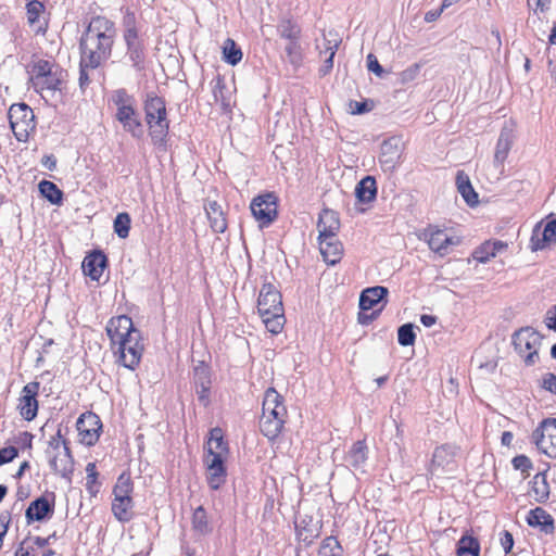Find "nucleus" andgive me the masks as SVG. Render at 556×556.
<instances>
[{"mask_svg": "<svg viewBox=\"0 0 556 556\" xmlns=\"http://www.w3.org/2000/svg\"><path fill=\"white\" fill-rule=\"evenodd\" d=\"M115 35L113 22L103 16L93 17L80 40L83 65L97 68L108 60Z\"/></svg>", "mask_w": 556, "mask_h": 556, "instance_id": "nucleus-1", "label": "nucleus"}, {"mask_svg": "<svg viewBox=\"0 0 556 556\" xmlns=\"http://www.w3.org/2000/svg\"><path fill=\"white\" fill-rule=\"evenodd\" d=\"M228 455V446L224 441L223 431L219 428H214L210 432V438L206 443V456L204 465L206 468V479L208 485L213 490H217L226 480V468L224 462Z\"/></svg>", "mask_w": 556, "mask_h": 556, "instance_id": "nucleus-2", "label": "nucleus"}, {"mask_svg": "<svg viewBox=\"0 0 556 556\" xmlns=\"http://www.w3.org/2000/svg\"><path fill=\"white\" fill-rule=\"evenodd\" d=\"M262 410L261 432L269 440H274L280 434L287 417L282 397L275 389L269 388L265 392Z\"/></svg>", "mask_w": 556, "mask_h": 556, "instance_id": "nucleus-3", "label": "nucleus"}, {"mask_svg": "<svg viewBox=\"0 0 556 556\" xmlns=\"http://www.w3.org/2000/svg\"><path fill=\"white\" fill-rule=\"evenodd\" d=\"M144 111L152 140L162 142L169 128L164 100L156 96L148 97Z\"/></svg>", "mask_w": 556, "mask_h": 556, "instance_id": "nucleus-4", "label": "nucleus"}, {"mask_svg": "<svg viewBox=\"0 0 556 556\" xmlns=\"http://www.w3.org/2000/svg\"><path fill=\"white\" fill-rule=\"evenodd\" d=\"M132 489L130 476L122 473L113 489L114 500L112 502V511L116 519L122 522L129 521L134 516Z\"/></svg>", "mask_w": 556, "mask_h": 556, "instance_id": "nucleus-5", "label": "nucleus"}, {"mask_svg": "<svg viewBox=\"0 0 556 556\" xmlns=\"http://www.w3.org/2000/svg\"><path fill=\"white\" fill-rule=\"evenodd\" d=\"M513 343L526 365L531 366L539 361L542 338L538 331L530 327L522 328L514 333Z\"/></svg>", "mask_w": 556, "mask_h": 556, "instance_id": "nucleus-6", "label": "nucleus"}, {"mask_svg": "<svg viewBox=\"0 0 556 556\" xmlns=\"http://www.w3.org/2000/svg\"><path fill=\"white\" fill-rule=\"evenodd\" d=\"M47 454L49 464L56 473L65 477L72 472L73 459L60 431L50 439Z\"/></svg>", "mask_w": 556, "mask_h": 556, "instance_id": "nucleus-7", "label": "nucleus"}, {"mask_svg": "<svg viewBox=\"0 0 556 556\" xmlns=\"http://www.w3.org/2000/svg\"><path fill=\"white\" fill-rule=\"evenodd\" d=\"M117 361L124 367L134 370L140 363L143 353V343L140 332H134L130 338L111 346Z\"/></svg>", "mask_w": 556, "mask_h": 556, "instance_id": "nucleus-8", "label": "nucleus"}, {"mask_svg": "<svg viewBox=\"0 0 556 556\" xmlns=\"http://www.w3.org/2000/svg\"><path fill=\"white\" fill-rule=\"evenodd\" d=\"M420 239L425 240L430 250L440 256L448 254L453 247L460 243L459 237L434 226H429L425 229L420 235Z\"/></svg>", "mask_w": 556, "mask_h": 556, "instance_id": "nucleus-9", "label": "nucleus"}, {"mask_svg": "<svg viewBox=\"0 0 556 556\" xmlns=\"http://www.w3.org/2000/svg\"><path fill=\"white\" fill-rule=\"evenodd\" d=\"M11 128L15 137L22 141L28 136L29 129L34 128V113L31 109L24 104H13L9 110Z\"/></svg>", "mask_w": 556, "mask_h": 556, "instance_id": "nucleus-10", "label": "nucleus"}, {"mask_svg": "<svg viewBox=\"0 0 556 556\" xmlns=\"http://www.w3.org/2000/svg\"><path fill=\"white\" fill-rule=\"evenodd\" d=\"M532 441L548 457H556V419H545L533 431Z\"/></svg>", "mask_w": 556, "mask_h": 556, "instance_id": "nucleus-11", "label": "nucleus"}, {"mask_svg": "<svg viewBox=\"0 0 556 556\" xmlns=\"http://www.w3.org/2000/svg\"><path fill=\"white\" fill-rule=\"evenodd\" d=\"M250 208L260 226H268L277 216V197L271 192L257 195L252 200Z\"/></svg>", "mask_w": 556, "mask_h": 556, "instance_id": "nucleus-12", "label": "nucleus"}, {"mask_svg": "<svg viewBox=\"0 0 556 556\" xmlns=\"http://www.w3.org/2000/svg\"><path fill=\"white\" fill-rule=\"evenodd\" d=\"M556 244V218L546 224L539 223L534 226L530 238V249L540 251Z\"/></svg>", "mask_w": 556, "mask_h": 556, "instance_id": "nucleus-13", "label": "nucleus"}, {"mask_svg": "<svg viewBox=\"0 0 556 556\" xmlns=\"http://www.w3.org/2000/svg\"><path fill=\"white\" fill-rule=\"evenodd\" d=\"M403 141L400 137H390L381 143L379 162L383 170L392 172L400 163Z\"/></svg>", "mask_w": 556, "mask_h": 556, "instance_id": "nucleus-14", "label": "nucleus"}, {"mask_svg": "<svg viewBox=\"0 0 556 556\" xmlns=\"http://www.w3.org/2000/svg\"><path fill=\"white\" fill-rule=\"evenodd\" d=\"M105 330L110 338L111 346L130 338L134 332H140L134 327L131 318L126 315L112 317L109 320Z\"/></svg>", "mask_w": 556, "mask_h": 556, "instance_id": "nucleus-15", "label": "nucleus"}, {"mask_svg": "<svg viewBox=\"0 0 556 556\" xmlns=\"http://www.w3.org/2000/svg\"><path fill=\"white\" fill-rule=\"evenodd\" d=\"M77 430L80 441L86 445H93L100 437L102 424L93 413H85L77 420Z\"/></svg>", "mask_w": 556, "mask_h": 556, "instance_id": "nucleus-16", "label": "nucleus"}, {"mask_svg": "<svg viewBox=\"0 0 556 556\" xmlns=\"http://www.w3.org/2000/svg\"><path fill=\"white\" fill-rule=\"evenodd\" d=\"M258 313L269 314L283 312L281 294L270 283H266L262 287L257 301Z\"/></svg>", "mask_w": 556, "mask_h": 556, "instance_id": "nucleus-17", "label": "nucleus"}, {"mask_svg": "<svg viewBox=\"0 0 556 556\" xmlns=\"http://www.w3.org/2000/svg\"><path fill=\"white\" fill-rule=\"evenodd\" d=\"M39 389L38 382L27 383L22 390V396L20 399V413L26 420H33L38 412V402L36 395Z\"/></svg>", "mask_w": 556, "mask_h": 556, "instance_id": "nucleus-18", "label": "nucleus"}, {"mask_svg": "<svg viewBox=\"0 0 556 556\" xmlns=\"http://www.w3.org/2000/svg\"><path fill=\"white\" fill-rule=\"evenodd\" d=\"M456 452V447L448 444L437 447L429 466L430 473L438 475L441 470H448L454 463Z\"/></svg>", "mask_w": 556, "mask_h": 556, "instance_id": "nucleus-19", "label": "nucleus"}, {"mask_svg": "<svg viewBox=\"0 0 556 556\" xmlns=\"http://www.w3.org/2000/svg\"><path fill=\"white\" fill-rule=\"evenodd\" d=\"M318 239L329 238L334 240L340 229V219L338 213L332 210H324L319 214L318 223Z\"/></svg>", "mask_w": 556, "mask_h": 556, "instance_id": "nucleus-20", "label": "nucleus"}, {"mask_svg": "<svg viewBox=\"0 0 556 556\" xmlns=\"http://www.w3.org/2000/svg\"><path fill=\"white\" fill-rule=\"evenodd\" d=\"M514 141L515 135L513 128L508 126L503 127L494 151V165L496 167L503 168Z\"/></svg>", "mask_w": 556, "mask_h": 556, "instance_id": "nucleus-21", "label": "nucleus"}, {"mask_svg": "<svg viewBox=\"0 0 556 556\" xmlns=\"http://www.w3.org/2000/svg\"><path fill=\"white\" fill-rule=\"evenodd\" d=\"M46 8L42 2L31 0L26 4L27 22L36 33H46L48 23L45 18Z\"/></svg>", "mask_w": 556, "mask_h": 556, "instance_id": "nucleus-22", "label": "nucleus"}, {"mask_svg": "<svg viewBox=\"0 0 556 556\" xmlns=\"http://www.w3.org/2000/svg\"><path fill=\"white\" fill-rule=\"evenodd\" d=\"M319 241V251L324 257V261L330 265L337 264L342 255H343V247L338 236L334 237V240L329 238L318 239Z\"/></svg>", "mask_w": 556, "mask_h": 556, "instance_id": "nucleus-23", "label": "nucleus"}, {"mask_svg": "<svg viewBox=\"0 0 556 556\" xmlns=\"http://www.w3.org/2000/svg\"><path fill=\"white\" fill-rule=\"evenodd\" d=\"M105 265V255L100 251H96L85 257V260L83 261V270L84 274L86 276H89L92 280H99L104 270Z\"/></svg>", "mask_w": 556, "mask_h": 556, "instance_id": "nucleus-24", "label": "nucleus"}, {"mask_svg": "<svg viewBox=\"0 0 556 556\" xmlns=\"http://www.w3.org/2000/svg\"><path fill=\"white\" fill-rule=\"evenodd\" d=\"M507 249V244L503 241H485L481 245H479L472 252L471 256L475 261L485 264L491 258L495 257L498 253L505 251Z\"/></svg>", "mask_w": 556, "mask_h": 556, "instance_id": "nucleus-25", "label": "nucleus"}, {"mask_svg": "<svg viewBox=\"0 0 556 556\" xmlns=\"http://www.w3.org/2000/svg\"><path fill=\"white\" fill-rule=\"evenodd\" d=\"M52 513L53 504H51L47 497L41 496L29 504L25 517L27 522L30 523L31 521H41Z\"/></svg>", "mask_w": 556, "mask_h": 556, "instance_id": "nucleus-26", "label": "nucleus"}, {"mask_svg": "<svg viewBox=\"0 0 556 556\" xmlns=\"http://www.w3.org/2000/svg\"><path fill=\"white\" fill-rule=\"evenodd\" d=\"M116 119L123 125V128L130 132L134 137H140L142 135V126L138 119L135 106L127 110H119L115 114Z\"/></svg>", "mask_w": 556, "mask_h": 556, "instance_id": "nucleus-27", "label": "nucleus"}, {"mask_svg": "<svg viewBox=\"0 0 556 556\" xmlns=\"http://www.w3.org/2000/svg\"><path fill=\"white\" fill-rule=\"evenodd\" d=\"M388 295L386 287L376 286L365 289L359 296V308L369 311L377 306Z\"/></svg>", "mask_w": 556, "mask_h": 556, "instance_id": "nucleus-28", "label": "nucleus"}, {"mask_svg": "<svg viewBox=\"0 0 556 556\" xmlns=\"http://www.w3.org/2000/svg\"><path fill=\"white\" fill-rule=\"evenodd\" d=\"M206 215L213 231L222 233L227 228V222L222 206L216 201H211L205 206Z\"/></svg>", "mask_w": 556, "mask_h": 556, "instance_id": "nucleus-29", "label": "nucleus"}, {"mask_svg": "<svg viewBox=\"0 0 556 556\" xmlns=\"http://www.w3.org/2000/svg\"><path fill=\"white\" fill-rule=\"evenodd\" d=\"M59 67L47 60H36L30 65V81L33 85H41L42 78L49 76L53 72L58 71Z\"/></svg>", "mask_w": 556, "mask_h": 556, "instance_id": "nucleus-30", "label": "nucleus"}, {"mask_svg": "<svg viewBox=\"0 0 556 556\" xmlns=\"http://www.w3.org/2000/svg\"><path fill=\"white\" fill-rule=\"evenodd\" d=\"M355 194L356 198L364 203L375 200L377 194L376 179L371 176L363 178L355 188Z\"/></svg>", "mask_w": 556, "mask_h": 556, "instance_id": "nucleus-31", "label": "nucleus"}, {"mask_svg": "<svg viewBox=\"0 0 556 556\" xmlns=\"http://www.w3.org/2000/svg\"><path fill=\"white\" fill-rule=\"evenodd\" d=\"M63 81V72L59 68L58 71L53 72L49 76H45L42 78L41 85H33L34 88L39 91L42 97H45V93H54L58 90H61V85Z\"/></svg>", "mask_w": 556, "mask_h": 556, "instance_id": "nucleus-32", "label": "nucleus"}, {"mask_svg": "<svg viewBox=\"0 0 556 556\" xmlns=\"http://www.w3.org/2000/svg\"><path fill=\"white\" fill-rule=\"evenodd\" d=\"M367 459V446L364 441L355 442L349 451L345 460L355 469L363 468Z\"/></svg>", "mask_w": 556, "mask_h": 556, "instance_id": "nucleus-33", "label": "nucleus"}, {"mask_svg": "<svg viewBox=\"0 0 556 556\" xmlns=\"http://www.w3.org/2000/svg\"><path fill=\"white\" fill-rule=\"evenodd\" d=\"M527 522L531 527H541L544 531L553 529V519L543 508L536 507L529 511Z\"/></svg>", "mask_w": 556, "mask_h": 556, "instance_id": "nucleus-34", "label": "nucleus"}, {"mask_svg": "<svg viewBox=\"0 0 556 556\" xmlns=\"http://www.w3.org/2000/svg\"><path fill=\"white\" fill-rule=\"evenodd\" d=\"M456 185L458 192L468 205L473 206L478 203V194L473 190L468 176L463 173H458L456 177Z\"/></svg>", "mask_w": 556, "mask_h": 556, "instance_id": "nucleus-35", "label": "nucleus"}, {"mask_svg": "<svg viewBox=\"0 0 556 556\" xmlns=\"http://www.w3.org/2000/svg\"><path fill=\"white\" fill-rule=\"evenodd\" d=\"M212 92L214 101L218 103L224 111H228L231 108V92L222 78L215 80Z\"/></svg>", "mask_w": 556, "mask_h": 556, "instance_id": "nucleus-36", "label": "nucleus"}, {"mask_svg": "<svg viewBox=\"0 0 556 556\" xmlns=\"http://www.w3.org/2000/svg\"><path fill=\"white\" fill-rule=\"evenodd\" d=\"M457 556H479L480 543L471 535H464L459 539L456 549Z\"/></svg>", "mask_w": 556, "mask_h": 556, "instance_id": "nucleus-37", "label": "nucleus"}, {"mask_svg": "<svg viewBox=\"0 0 556 556\" xmlns=\"http://www.w3.org/2000/svg\"><path fill=\"white\" fill-rule=\"evenodd\" d=\"M266 329L271 332L273 334H278L282 328H283V325H285V314L283 312H279V313H273L270 312L269 314H265V313H258Z\"/></svg>", "mask_w": 556, "mask_h": 556, "instance_id": "nucleus-38", "label": "nucleus"}, {"mask_svg": "<svg viewBox=\"0 0 556 556\" xmlns=\"http://www.w3.org/2000/svg\"><path fill=\"white\" fill-rule=\"evenodd\" d=\"M532 493L538 502H544L549 496V486L545 473H536L532 479Z\"/></svg>", "mask_w": 556, "mask_h": 556, "instance_id": "nucleus-39", "label": "nucleus"}, {"mask_svg": "<svg viewBox=\"0 0 556 556\" xmlns=\"http://www.w3.org/2000/svg\"><path fill=\"white\" fill-rule=\"evenodd\" d=\"M39 191L52 204H60L62 201V191L51 181L42 180L39 184Z\"/></svg>", "mask_w": 556, "mask_h": 556, "instance_id": "nucleus-40", "label": "nucleus"}, {"mask_svg": "<svg viewBox=\"0 0 556 556\" xmlns=\"http://www.w3.org/2000/svg\"><path fill=\"white\" fill-rule=\"evenodd\" d=\"M197 376L198 378L195 379V391L198 394V399L203 405H207L211 383L210 379L205 370L197 372Z\"/></svg>", "mask_w": 556, "mask_h": 556, "instance_id": "nucleus-41", "label": "nucleus"}, {"mask_svg": "<svg viewBox=\"0 0 556 556\" xmlns=\"http://www.w3.org/2000/svg\"><path fill=\"white\" fill-rule=\"evenodd\" d=\"M111 101L116 106V112H119V110H127L131 106H135L134 97L127 93V91L124 89L113 91V93L111 94Z\"/></svg>", "mask_w": 556, "mask_h": 556, "instance_id": "nucleus-42", "label": "nucleus"}, {"mask_svg": "<svg viewBox=\"0 0 556 556\" xmlns=\"http://www.w3.org/2000/svg\"><path fill=\"white\" fill-rule=\"evenodd\" d=\"M317 556H342V547L333 536L323 540Z\"/></svg>", "mask_w": 556, "mask_h": 556, "instance_id": "nucleus-43", "label": "nucleus"}, {"mask_svg": "<svg viewBox=\"0 0 556 556\" xmlns=\"http://www.w3.org/2000/svg\"><path fill=\"white\" fill-rule=\"evenodd\" d=\"M192 527L200 534H206L211 531V527L208 525L206 511L202 506H199L193 511L192 516Z\"/></svg>", "mask_w": 556, "mask_h": 556, "instance_id": "nucleus-44", "label": "nucleus"}, {"mask_svg": "<svg viewBox=\"0 0 556 556\" xmlns=\"http://www.w3.org/2000/svg\"><path fill=\"white\" fill-rule=\"evenodd\" d=\"M339 42L340 41L336 38L332 40H327L326 49L323 52L326 55V58L324 60V65L320 68V72L323 75L328 74L331 71V68L333 67V58L338 50Z\"/></svg>", "mask_w": 556, "mask_h": 556, "instance_id": "nucleus-45", "label": "nucleus"}, {"mask_svg": "<svg viewBox=\"0 0 556 556\" xmlns=\"http://www.w3.org/2000/svg\"><path fill=\"white\" fill-rule=\"evenodd\" d=\"M130 216L128 213H119L114 219V231L115 233L122 238L125 239L129 235L130 229Z\"/></svg>", "mask_w": 556, "mask_h": 556, "instance_id": "nucleus-46", "label": "nucleus"}, {"mask_svg": "<svg viewBox=\"0 0 556 556\" xmlns=\"http://www.w3.org/2000/svg\"><path fill=\"white\" fill-rule=\"evenodd\" d=\"M278 33L281 38H285L288 41H290V40L299 39L301 30L296 24L287 20V21H282L278 25Z\"/></svg>", "mask_w": 556, "mask_h": 556, "instance_id": "nucleus-47", "label": "nucleus"}, {"mask_svg": "<svg viewBox=\"0 0 556 556\" xmlns=\"http://www.w3.org/2000/svg\"><path fill=\"white\" fill-rule=\"evenodd\" d=\"M224 59L227 63L236 65L242 59V52L231 39H227L224 46Z\"/></svg>", "mask_w": 556, "mask_h": 556, "instance_id": "nucleus-48", "label": "nucleus"}, {"mask_svg": "<svg viewBox=\"0 0 556 556\" xmlns=\"http://www.w3.org/2000/svg\"><path fill=\"white\" fill-rule=\"evenodd\" d=\"M416 339L414 332V326L412 324H405L397 330V341L403 346L413 345Z\"/></svg>", "mask_w": 556, "mask_h": 556, "instance_id": "nucleus-49", "label": "nucleus"}, {"mask_svg": "<svg viewBox=\"0 0 556 556\" xmlns=\"http://www.w3.org/2000/svg\"><path fill=\"white\" fill-rule=\"evenodd\" d=\"M287 56L292 64H299L302 60L301 46L298 39L288 41L286 48Z\"/></svg>", "mask_w": 556, "mask_h": 556, "instance_id": "nucleus-50", "label": "nucleus"}, {"mask_svg": "<svg viewBox=\"0 0 556 556\" xmlns=\"http://www.w3.org/2000/svg\"><path fill=\"white\" fill-rule=\"evenodd\" d=\"M515 469L527 472L532 468L531 460L525 455H518L511 460Z\"/></svg>", "mask_w": 556, "mask_h": 556, "instance_id": "nucleus-51", "label": "nucleus"}, {"mask_svg": "<svg viewBox=\"0 0 556 556\" xmlns=\"http://www.w3.org/2000/svg\"><path fill=\"white\" fill-rule=\"evenodd\" d=\"M419 71H420V66L418 64H414V65L409 66L408 68L404 70L400 74L401 83L406 84V83L413 81L418 76Z\"/></svg>", "mask_w": 556, "mask_h": 556, "instance_id": "nucleus-52", "label": "nucleus"}, {"mask_svg": "<svg viewBox=\"0 0 556 556\" xmlns=\"http://www.w3.org/2000/svg\"><path fill=\"white\" fill-rule=\"evenodd\" d=\"M367 68L369 72H372L379 77H381L384 72L377 58L372 53L367 55Z\"/></svg>", "mask_w": 556, "mask_h": 556, "instance_id": "nucleus-53", "label": "nucleus"}, {"mask_svg": "<svg viewBox=\"0 0 556 556\" xmlns=\"http://www.w3.org/2000/svg\"><path fill=\"white\" fill-rule=\"evenodd\" d=\"M17 456V450L14 446H8L0 450V465L13 460Z\"/></svg>", "mask_w": 556, "mask_h": 556, "instance_id": "nucleus-54", "label": "nucleus"}, {"mask_svg": "<svg viewBox=\"0 0 556 556\" xmlns=\"http://www.w3.org/2000/svg\"><path fill=\"white\" fill-rule=\"evenodd\" d=\"M350 110L353 114H363L369 112L371 110V105L367 102L352 101L350 102Z\"/></svg>", "mask_w": 556, "mask_h": 556, "instance_id": "nucleus-55", "label": "nucleus"}, {"mask_svg": "<svg viewBox=\"0 0 556 556\" xmlns=\"http://www.w3.org/2000/svg\"><path fill=\"white\" fill-rule=\"evenodd\" d=\"M542 387L556 394V376L554 374H547L543 377Z\"/></svg>", "mask_w": 556, "mask_h": 556, "instance_id": "nucleus-56", "label": "nucleus"}, {"mask_svg": "<svg viewBox=\"0 0 556 556\" xmlns=\"http://www.w3.org/2000/svg\"><path fill=\"white\" fill-rule=\"evenodd\" d=\"M11 521V515L9 511H2L0 514V538L3 540L4 535L8 532L9 525Z\"/></svg>", "mask_w": 556, "mask_h": 556, "instance_id": "nucleus-57", "label": "nucleus"}, {"mask_svg": "<svg viewBox=\"0 0 556 556\" xmlns=\"http://www.w3.org/2000/svg\"><path fill=\"white\" fill-rule=\"evenodd\" d=\"M125 40H126V43L129 47H132V46H137V45H140L139 40H138V34H137V30L135 28H127L126 31H125Z\"/></svg>", "mask_w": 556, "mask_h": 556, "instance_id": "nucleus-58", "label": "nucleus"}, {"mask_svg": "<svg viewBox=\"0 0 556 556\" xmlns=\"http://www.w3.org/2000/svg\"><path fill=\"white\" fill-rule=\"evenodd\" d=\"M501 545L506 554L511 551V548L514 546V539H513V535L508 531H505L503 533V535L501 538Z\"/></svg>", "mask_w": 556, "mask_h": 556, "instance_id": "nucleus-59", "label": "nucleus"}, {"mask_svg": "<svg viewBox=\"0 0 556 556\" xmlns=\"http://www.w3.org/2000/svg\"><path fill=\"white\" fill-rule=\"evenodd\" d=\"M545 324L548 329L556 330V305L547 312Z\"/></svg>", "mask_w": 556, "mask_h": 556, "instance_id": "nucleus-60", "label": "nucleus"}, {"mask_svg": "<svg viewBox=\"0 0 556 556\" xmlns=\"http://www.w3.org/2000/svg\"><path fill=\"white\" fill-rule=\"evenodd\" d=\"M92 70L90 66L83 65V56L80 58V75H79V85L83 88L84 86L89 84V77L87 74V70Z\"/></svg>", "mask_w": 556, "mask_h": 556, "instance_id": "nucleus-61", "label": "nucleus"}, {"mask_svg": "<svg viewBox=\"0 0 556 556\" xmlns=\"http://www.w3.org/2000/svg\"><path fill=\"white\" fill-rule=\"evenodd\" d=\"M141 46H132L128 48V53L130 55V59L135 62V64H138L141 60Z\"/></svg>", "mask_w": 556, "mask_h": 556, "instance_id": "nucleus-62", "label": "nucleus"}, {"mask_svg": "<svg viewBox=\"0 0 556 556\" xmlns=\"http://www.w3.org/2000/svg\"><path fill=\"white\" fill-rule=\"evenodd\" d=\"M420 321L425 327H432L437 323V317L433 315H421Z\"/></svg>", "mask_w": 556, "mask_h": 556, "instance_id": "nucleus-63", "label": "nucleus"}, {"mask_svg": "<svg viewBox=\"0 0 556 556\" xmlns=\"http://www.w3.org/2000/svg\"><path fill=\"white\" fill-rule=\"evenodd\" d=\"M444 9H439L434 11H429L425 14V21L428 23L434 22L442 13Z\"/></svg>", "mask_w": 556, "mask_h": 556, "instance_id": "nucleus-64", "label": "nucleus"}]
</instances>
